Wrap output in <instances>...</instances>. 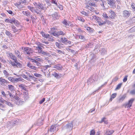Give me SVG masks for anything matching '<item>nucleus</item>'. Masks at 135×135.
I'll list each match as a JSON object with an SVG mask.
<instances>
[{"label":"nucleus","mask_w":135,"mask_h":135,"mask_svg":"<svg viewBox=\"0 0 135 135\" xmlns=\"http://www.w3.org/2000/svg\"><path fill=\"white\" fill-rule=\"evenodd\" d=\"M117 94L116 93L113 94L111 95L110 100L112 101V99L114 98L116 96Z\"/></svg>","instance_id":"obj_51"},{"label":"nucleus","mask_w":135,"mask_h":135,"mask_svg":"<svg viewBox=\"0 0 135 135\" xmlns=\"http://www.w3.org/2000/svg\"><path fill=\"white\" fill-rule=\"evenodd\" d=\"M36 44L37 45V46L40 47H43V45H44L40 42L37 43Z\"/></svg>","instance_id":"obj_57"},{"label":"nucleus","mask_w":135,"mask_h":135,"mask_svg":"<svg viewBox=\"0 0 135 135\" xmlns=\"http://www.w3.org/2000/svg\"><path fill=\"white\" fill-rule=\"evenodd\" d=\"M56 52L60 54H65V52L64 50H61L58 49H56Z\"/></svg>","instance_id":"obj_39"},{"label":"nucleus","mask_w":135,"mask_h":135,"mask_svg":"<svg viewBox=\"0 0 135 135\" xmlns=\"http://www.w3.org/2000/svg\"><path fill=\"white\" fill-rule=\"evenodd\" d=\"M21 79L20 78H14L13 83L17 82L19 81H21Z\"/></svg>","instance_id":"obj_53"},{"label":"nucleus","mask_w":135,"mask_h":135,"mask_svg":"<svg viewBox=\"0 0 135 135\" xmlns=\"http://www.w3.org/2000/svg\"><path fill=\"white\" fill-rule=\"evenodd\" d=\"M78 20L83 22H84L85 21V20L82 17L79 16L78 17Z\"/></svg>","instance_id":"obj_47"},{"label":"nucleus","mask_w":135,"mask_h":135,"mask_svg":"<svg viewBox=\"0 0 135 135\" xmlns=\"http://www.w3.org/2000/svg\"><path fill=\"white\" fill-rule=\"evenodd\" d=\"M1 102L4 104H5L7 105L9 107H13L14 106V105L12 104L11 102L6 101L3 99L2 100V101Z\"/></svg>","instance_id":"obj_11"},{"label":"nucleus","mask_w":135,"mask_h":135,"mask_svg":"<svg viewBox=\"0 0 135 135\" xmlns=\"http://www.w3.org/2000/svg\"><path fill=\"white\" fill-rule=\"evenodd\" d=\"M13 18H12V19H10L9 18L6 19L4 21L6 22H7L8 23H12V21H13Z\"/></svg>","instance_id":"obj_40"},{"label":"nucleus","mask_w":135,"mask_h":135,"mask_svg":"<svg viewBox=\"0 0 135 135\" xmlns=\"http://www.w3.org/2000/svg\"><path fill=\"white\" fill-rule=\"evenodd\" d=\"M51 34L53 36L56 37H59L60 35L64 36L65 34V32L61 30H59L57 31H55L52 32Z\"/></svg>","instance_id":"obj_3"},{"label":"nucleus","mask_w":135,"mask_h":135,"mask_svg":"<svg viewBox=\"0 0 135 135\" xmlns=\"http://www.w3.org/2000/svg\"><path fill=\"white\" fill-rule=\"evenodd\" d=\"M52 75L55 78H59L58 74L56 72H54L52 74Z\"/></svg>","instance_id":"obj_52"},{"label":"nucleus","mask_w":135,"mask_h":135,"mask_svg":"<svg viewBox=\"0 0 135 135\" xmlns=\"http://www.w3.org/2000/svg\"><path fill=\"white\" fill-rule=\"evenodd\" d=\"M98 23L100 26H102L103 25H104L106 24V22L102 21L101 19H100V20Z\"/></svg>","instance_id":"obj_27"},{"label":"nucleus","mask_w":135,"mask_h":135,"mask_svg":"<svg viewBox=\"0 0 135 135\" xmlns=\"http://www.w3.org/2000/svg\"><path fill=\"white\" fill-rule=\"evenodd\" d=\"M9 63L12 65L15 68H16V63H15L14 61L13 62L12 61H10L9 62Z\"/></svg>","instance_id":"obj_48"},{"label":"nucleus","mask_w":135,"mask_h":135,"mask_svg":"<svg viewBox=\"0 0 135 135\" xmlns=\"http://www.w3.org/2000/svg\"><path fill=\"white\" fill-rule=\"evenodd\" d=\"M86 7L87 8H89L90 6H95V3L92 1H89L86 2Z\"/></svg>","instance_id":"obj_9"},{"label":"nucleus","mask_w":135,"mask_h":135,"mask_svg":"<svg viewBox=\"0 0 135 135\" xmlns=\"http://www.w3.org/2000/svg\"><path fill=\"white\" fill-rule=\"evenodd\" d=\"M27 66L28 67L32 70H37V68L35 66L32 65L30 62H28Z\"/></svg>","instance_id":"obj_14"},{"label":"nucleus","mask_w":135,"mask_h":135,"mask_svg":"<svg viewBox=\"0 0 135 135\" xmlns=\"http://www.w3.org/2000/svg\"><path fill=\"white\" fill-rule=\"evenodd\" d=\"M134 100V99L131 98L129 100L128 103H126L125 104V107L126 108H130L132 105V103Z\"/></svg>","instance_id":"obj_6"},{"label":"nucleus","mask_w":135,"mask_h":135,"mask_svg":"<svg viewBox=\"0 0 135 135\" xmlns=\"http://www.w3.org/2000/svg\"><path fill=\"white\" fill-rule=\"evenodd\" d=\"M81 13L83 15L86 16H89L88 14L86 13L84 11H82L81 12Z\"/></svg>","instance_id":"obj_59"},{"label":"nucleus","mask_w":135,"mask_h":135,"mask_svg":"<svg viewBox=\"0 0 135 135\" xmlns=\"http://www.w3.org/2000/svg\"><path fill=\"white\" fill-rule=\"evenodd\" d=\"M0 82L1 83L2 85H4L5 83H7L8 81L6 80L1 78H0Z\"/></svg>","instance_id":"obj_20"},{"label":"nucleus","mask_w":135,"mask_h":135,"mask_svg":"<svg viewBox=\"0 0 135 135\" xmlns=\"http://www.w3.org/2000/svg\"><path fill=\"white\" fill-rule=\"evenodd\" d=\"M51 16L53 20L58 19L60 17V15L56 12H55L52 14Z\"/></svg>","instance_id":"obj_12"},{"label":"nucleus","mask_w":135,"mask_h":135,"mask_svg":"<svg viewBox=\"0 0 135 135\" xmlns=\"http://www.w3.org/2000/svg\"><path fill=\"white\" fill-rule=\"evenodd\" d=\"M62 23L63 24L65 25L66 26L69 25V24L68 23L67 21L66 20H64L62 21Z\"/></svg>","instance_id":"obj_54"},{"label":"nucleus","mask_w":135,"mask_h":135,"mask_svg":"<svg viewBox=\"0 0 135 135\" xmlns=\"http://www.w3.org/2000/svg\"><path fill=\"white\" fill-rule=\"evenodd\" d=\"M18 86L19 88L22 90H23L26 91V90L27 86L23 84H19Z\"/></svg>","instance_id":"obj_17"},{"label":"nucleus","mask_w":135,"mask_h":135,"mask_svg":"<svg viewBox=\"0 0 135 135\" xmlns=\"http://www.w3.org/2000/svg\"><path fill=\"white\" fill-rule=\"evenodd\" d=\"M86 29L89 32H93V30H94L93 28L89 27H87L86 28Z\"/></svg>","instance_id":"obj_50"},{"label":"nucleus","mask_w":135,"mask_h":135,"mask_svg":"<svg viewBox=\"0 0 135 135\" xmlns=\"http://www.w3.org/2000/svg\"><path fill=\"white\" fill-rule=\"evenodd\" d=\"M51 67V66L50 65L44 66L41 68V71L44 72V73H46L48 68H50Z\"/></svg>","instance_id":"obj_15"},{"label":"nucleus","mask_w":135,"mask_h":135,"mask_svg":"<svg viewBox=\"0 0 135 135\" xmlns=\"http://www.w3.org/2000/svg\"><path fill=\"white\" fill-rule=\"evenodd\" d=\"M56 46L59 49H61L64 47V45L61 43H59L57 42L55 43Z\"/></svg>","instance_id":"obj_19"},{"label":"nucleus","mask_w":135,"mask_h":135,"mask_svg":"<svg viewBox=\"0 0 135 135\" xmlns=\"http://www.w3.org/2000/svg\"><path fill=\"white\" fill-rule=\"evenodd\" d=\"M135 4L134 3H132L131 4V6L132 8V10L133 11H135Z\"/></svg>","instance_id":"obj_55"},{"label":"nucleus","mask_w":135,"mask_h":135,"mask_svg":"<svg viewBox=\"0 0 135 135\" xmlns=\"http://www.w3.org/2000/svg\"><path fill=\"white\" fill-rule=\"evenodd\" d=\"M23 98L25 100H28L29 99V96L28 93L26 92H24L23 93Z\"/></svg>","instance_id":"obj_16"},{"label":"nucleus","mask_w":135,"mask_h":135,"mask_svg":"<svg viewBox=\"0 0 135 135\" xmlns=\"http://www.w3.org/2000/svg\"><path fill=\"white\" fill-rule=\"evenodd\" d=\"M96 55H95L94 54H91L90 55V58L91 59V60L94 59L95 58H96Z\"/></svg>","instance_id":"obj_46"},{"label":"nucleus","mask_w":135,"mask_h":135,"mask_svg":"<svg viewBox=\"0 0 135 135\" xmlns=\"http://www.w3.org/2000/svg\"><path fill=\"white\" fill-rule=\"evenodd\" d=\"M1 93L3 95V97L7 98L9 96L10 100L14 102L15 103L16 105H21L24 102L23 101L20 100V99L17 95V94L16 93L14 94L9 91H7L5 93L3 91H2Z\"/></svg>","instance_id":"obj_1"},{"label":"nucleus","mask_w":135,"mask_h":135,"mask_svg":"<svg viewBox=\"0 0 135 135\" xmlns=\"http://www.w3.org/2000/svg\"><path fill=\"white\" fill-rule=\"evenodd\" d=\"M40 54H42L43 55H46L47 56H48L49 55V53H48L47 52H46L44 51H43L42 52V53H40Z\"/></svg>","instance_id":"obj_56"},{"label":"nucleus","mask_w":135,"mask_h":135,"mask_svg":"<svg viewBox=\"0 0 135 135\" xmlns=\"http://www.w3.org/2000/svg\"><path fill=\"white\" fill-rule=\"evenodd\" d=\"M80 36L79 39L81 40V41L83 42L86 40L84 36H83L81 34L80 35Z\"/></svg>","instance_id":"obj_44"},{"label":"nucleus","mask_w":135,"mask_h":135,"mask_svg":"<svg viewBox=\"0 0 135 135\" xmlns=\"http://www.w3.org/2000/svg\"><path fill=\"white\" fill-rule=\"evenodd\" d=\"M102 16L105 18H109V17L106 13H103Z\"/></svg>","instance_id":"obj_64"},{"label":"nucleus","mask_w":135,"mask_h":135,"mask_svg":"<svg viewBox=\"0 0 135 135\" xmlns=\"http://www.w3.org/2000/svg\"><path fill=\"white\" fill-rule=\"evenodd\" d=\"M24 52L26 54L30 55L33 52V50L31 48L25 47L24 49Z\"/></svg>","instance_id":"obj_7"},{"label":"nucleus","mask_w":135,"mask_h":135,"mask_svg":"<svg viewBox=\"0 0 135 135\" xmlns=\"http://www.w3.org/2000/svg\"><path fill=\"white\" fill-rule=\"evenodd\" d=\"M92 17L93 19H94L97 22L100 20L101 19L100 18L97 16L96 15H94L92 16Z\"/></svg>","instance_id":"obj_30"},{"label":"nucleus","mask_w":135,"mask_h":135,"mask_svg":"<svg viewBox=\"0 0 135 135\" xmlns=\"http://www.w3.org/2000/svg\"><path fill=\"white\" fill-rule=\"evenodd\" d=\"M131 11L126 10H124L122 12V16L125 18H128L130 16Z\"/></svg>","instance_id":"obj_5"},{"label":"nucleus","mask_w":135,"mask_h":135,"mask_svg":"<svg viewBox=\"0 0 135 135\" xmlns=\"http://www.w3.org/2000/svg\"><path fill=\"white\" fill-rule=\"evenodd\" d=\"M53 68H56L57 69L59 70H61L62 68V66L59 64L55 65Z\"/></svg>","instance_id":"obj_24"},{"label":"nucleus","mask_w":135,"mask_h":135,"mask_svg":"<svg viewBox=\"0 0 135 135\" xmlns=\"http://www.w3.org/2000/svg\"><path fill=\"white\" fill-rule=\"evenodd\" d=\"M122 85V83H120L119 84H118L117 85V87L116 88H115V89L116 90H117L119 89H120Z\"/></svg>","instance_id":"obj_60"},{"label":"nucleus","mask_w":135,"mask_h":135,"mask_svg":"<svg viewBox=\"0 0 135 135\" xmlns=\"http://www.w3.org/2000/svg\"><path fill=\"white\" fill-rule=\"evenodd\" d=\"M41 33L42 36L44 38H47L49 37V34H46L43 32H41Z\"/></svg>","instance_id":"obj_26"},{"label":"nucleus","mask_w":135,"mask_h":135,"mask_svg":"<svg viewBox=\"0 0 135 135\" xmlns=\"http://www.w3.org/2000/svg\"><path fill=\"white\" fill-rule=\"evenodd\" d=\"M18 123V120L17 119H16L15 120H14L12 121H11V122H8V124H9V123L10 124H9V126H15Z\"/></svg>","instance_id":"obj_10"},{"label":"nucleus","mask_w":135,"mask_h":135,"mask_svg":"<svg viewBox=\"0 0 135 135\" xmlns=\"http://www.w3.org/2000/svg\"><path fill=\"white\" fill-rule=\"evenodd\" d=\"M115 1V0H108V3L110 6H113Z\"/></svg>","instance_id":"obj_25"},{"label":"nucleus","mask_w":135,"mask_h":135,"mask_svg":"<svg viewBox=\"0 0 135 135\" xmlns=\"http://www.w3.org/2000/svg\"><path fill=\"white\" fill-rule=\"evenodd\" d=\"M109 12L110 14L109 17L112 19H114L115 17L116 16V15L115 13L111 10H110Z\"/></svg>","instance_id":"obj_13"},{"label":"nucleus","mask_w":135,"mask_h":135,"mask_svg":"<svg viewBox=\"0 0 135 135\" xmlns=\"http://www.w3.org/2000/svg\"><path fill=\"white\" fill-rule=\"evenodd\" d=\"M22 13L23 15L27 16H30L31 15V13L28 11H22Z\"/></svg>","instance_id":"obj_29"},{"label":"nucleus","mask_w":135,"mask_h":135,"mask_svg":"<svg viewBox=\"0 0 135 135\" xmlns=\"http://www.w3.org/2000/svg\"><path fill=\"white\" fill-rule=\"evenodd\" d=\"M5 33L6 35H7L9 37H11L12 36V34L9 31L6 30V32Z\"/></svg>","instance_id":"obj_38"},{"label":"nucleus","mask_w":135,"mask_h":135,"mask_svg":"<svg viewBox=\"0 0 135 135\" xmlns=\"http://www.w3.org/2000/svg\"><path fill=\"white\" fill-rule=\"evenodd\" d=\"M51 3H52L55 4L56 6L58 7V5L57 1L56 0H52Z\"/></svg>","instance_id":"obj_61"},{"label":"nucleus","mask_w":135,"mask_h":135,"mask_svg":"<svg viewBox=\"0 0 135 135\" xmlns=\"http://www.w3.org/2000/svg\"><path fill=\"white\" fill-rule=\"evenodd\" d=\"M6 107V106L4 104H0V109L3 110L4 111V110L3 109L4 108Z\"/></svg>","instance_id":"obj_45"},{"label":"nucleus","mask_w":135,"mask_h":135,"mask_svg":"<svg viewBox=\"0 0 135 135\" xmlns=\"http://www.w3.org/2000/svg\"><path fill=\"white\" fill-rule=\"evenodd\" d=\"M67 40V38L65 37L61 38V40L62 42L65 44L66 41Z\"/></svg>","instance_id":"obj_49"},{"label":"nucleus","mask_w":135,"mask_h":135,"mask_svg":"<svg viewBox=\"0 0 135 135\" xmlns=\"http://www.w3.org/2000/svg\"><path fill=\"white\" fill-rule=\"evenodd\" d=\"M15 53L16 56L19 58H21V55H20V52L18 50H15Z\"/></svg>","instance_id":"obj_32"},{"label":"nucleus","mask_w":135,"mask_h":135,"mask_svg":"<svg viewBox=\"0 0 135 135\" xmlns=\"http://www.w3.org/2000/svg\"><path fill=\"white\" fill-rule=\"evenodd\" d=\"M14 79V78L12 77H9L8 78V79L9 80L12 82H13Z\"/></svg>","instance_id":"obj_63"},{"label":"nucleus","mask_w":135,"mask_h":135,"mask_svg":"<svg viewBox=\"0 0 135 135\" xmlns=\"http://www.w3.org/2000/svg\"><path fill=\"white\" fill-rule=\"evenodd\" d=\"M113 131L107 130L104 135H111L114 132Z\"/></svg>","instance_id":"obj_37"},{"label":"nucleus","mask_w":135,"mask_h":135,"mask_svg":"<svg viewBox=\"0 0 135 135\" xmlns=\"http://www.w3.org/2000/svg\"><path fill=\"white\" fill-rule=\"evenodd\" d=\"M16 61V62H15V63H16V67L18 68H21L22 66V64H21L18 62L17 60V61Z\"/></svg>","instance_id":"obj_34"},{"label":"nucleus","mask_w":135,"mask_h":135,"mask_svg":"<svg viewBox=\"0 0 135 135\" xmlns=\"http://www.w3.org/2000/svg\"><path fill=\"white\" fill-rule=\"evenodd\" d=\"M99 51L102 55H104L107 53L106 50L104 48L102 49L101 50H100Z\"/></svg>","instance_id":"obj_31"},{"label":"nucleus","mask_w":135,"mask_h":135,"mask_svg":"<svg viewBox=\"0 0 135 135\" xmlns=\"http://www.w3.org/2000/svg\"><path fill=\"white\" fill-rule=\"evenodd\" d=\"M30 60L32 62L35 63L36 64V65H37V66H41V63L39 62L38 61L36 60L33 58H31Z\"/></svg>","instance_id":"obj_18"},{"label":"nucleus","mask_w":135,"mask_h":135,"mask_svg":"<svg viewBox=\"0 0 135 135\" xmlns=\"http://www.w3.org/2000/svg\"><path fill=\"white\" fill-rule=\"evenodd\" d=\"M37 8L38 9H44V7L43 5L42 4L39 3L38 5V7H37Z\"/></svg>","instance_id":"obj_42"},{"label":"nucleus","mask_w":135,"mask_h":135,"mask_svg":"<svg viewBox=\"0 0 135 135\" xmlns=\"http://www.w3.org/2000/svg\"><path fill=\"white\" fill-rule=\"evenodd\" d=\"M8 57H10L12 59L14 60L15 62H16L17 61V59L15 56L13 55V54L9 51H8L6 53Z\"/></svg>","instance_id":"obj_8"},{"label":"nucleus","mask_w":135,"mask_h":135,"mask_svg":"<svg viewBox=\"0 0 135 135\" xmlns=\"http://www.w3.org/2000/svg\"><path fill=\"white\" fill-rule=\"evenodd\" d=\"M106 23L107 24H108L109 25H112V23L111 22L108 20H106L105 21Z\"/></svg>","instance_id":"obj_62"},{"label":"nucleus","mask_w":135,"mask_h":135,"mask_svg":"<svg viewBox=\"0 0 135 135\" xmlns=\"http://www.w3.org/2000/svg\"><path fill=\"white\" fill-rule=\"evenodd\" d=\"M37 50L38 51V52L39 53H42V52L43 51L42 48L40 47L37 46L36 47Z\"/></svg>","instance_id":"obj_43"},{"label":"nucleus","mask_w":135,"mask_h":135,"mask_svg":"<svg viewBox=\"0 0 135 135\" xmlns=\"http://www.w3.org/2000/svg\"><path fill=\"white\" fill-rule=\"evenodd\" d=\"M22 77L24 78L25 79H26L27 80L29 81H31V79L30 78L28 77L27 75H25V74L22 73Z\"/></svg>","instance_id":"obj_33"},{"label":"nucleus","mask_w":135,"mask_h":135,"mask_svg":"<svg viewBox=\"0 0 135 135\" xmlns=\"http://www.w3.org/2000/svg\"><path fill=\"white\" fill-rule=\"evenodd\" d=\"M3 73L4 75L6 77H8L9 75V73L6 70H3Z\"/></svg>","instance_id":"obj_41"},{"label":"nucleus","mask_w":135,"mask_h":135,"mask_svg":"<svg viewBox=\"0 0 135 135\" xmlns=\"http://www.w3.org/2000/svg\"><path fill=\"white\" fill-rule=\"evenodd\" d=\"M11 27L12 29V30L13 31L14 33H15L18 31V30L14 25H12Z\"/></svg>","instance_id":"obj_35"},{"label":"nucleus","mask_w":135,"mask_h":135,"mask_svg":"<svg viewBox=\"0 0 135 135\" xmlns=\"http://www.w3.org/2000/svg\"><path fill=\"white\" fill-rule=\"evenodd\" d=\"M28 8L31 11L32 13L34 12L35 11V9L34 7L31 6H28Z\"/></svg>","instance_id":"obj_36"},{"label":"nucleus","mask_w":135,"mask_h":135,"mask_svg":"<svg viewBox=\"0 0 135 135\" xmlns=\"http://www.w3.org/2000/svg\"><path fill=\"white\" fill-rule=\"evenodd\" d=\"M97 80L95 75L91 76L87 81L88 85H90L92 84L94 85V82Z\"/></svg>","instance_id":"obj_4"},{"label":"nucleus","mask_w":135,"mask_h":135,"mask_svg":"<svg viewBox=\"0 0 135 135\" xmlns=\"http://www.w3.org/2000/svg\"><path fill=\"white\" fill-rule=\"evenodd\" d=\"M52 36H50L49 35V37L47 39H48V40L49 41H52L54 40Z\"/></svg>","instance_id":"obj_58"},{"label":"nucleus","mask_w":135,"mask_h":135,"mask_svg":"<svg viewBox=\"0 0 135 135\" xmlns=\"http://www.w3.org/2000/svg\"><path fill=\"white\" fill-rule=\"evenodd\" d=\"M56 127L55 126L52 125L48 130V131H49L51 132H53L56 129Z\"/></svg>","instance_id":"obj_28"},{"label":"nucleus","mask_w":135,"mask_h":135,"mask_svg":"<svg viewBox=\"0 0 135 135\" xmlns=\"http://www.w3.org/2000/svg\"><path fill=\"white\" fill-rule=\"evenodd\" d=\"M74 121H73L70 123L67 124L64 127L62 128V129L64 130L66 129L67 131H71L73 128V124L74 123Z\"/></svg>","instance_id":"obj_2"},{"label":"nucleus","mask_w":135,"mask_h":135,"mask_svg":"<svg viewBox=\"0 0 135 135\" xmlns=\"http://www.w3.org/2000/svg\"><path fill=\"white\" fill-rule=\"evenodd\" d=\"M12 23H14L17 27L18 26L20 25V23L16 19L13 18Z\"/></svg>","instance_id":"obj_23"},{"label":"nucleus","mask_w":135,"mask_h":135,"mask_svg":"<svg viewBox=\"0 0 135 135\" xmlns=\"http://www.w3.org/2000/svg\"><path fill=\"white\" fill-rule=\"evenodd\" d=\"M43 124V120L42 119H39L36 123V125L38 126H41Z\"/></svg>","instance_id":"obj_21"},{"label":"nucleus","mask_w":135,"mask_h":135,"mask_svg":"<svg viewBox=\"0 0 135 135\" xmlns=\"http://www.w3.org/2000/svg\"><path fill=\"white\" fill-rule=\"evenodd\" d=\"M8 88L11 91V92L13 94H15L16 92H14L13 91L15 89L14 87L12 85H9L8 86Z\"/></svg>","instance_id":"obj_22"}]
</instances>
